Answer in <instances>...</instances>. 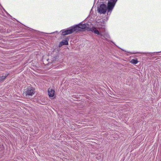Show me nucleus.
I'll list each match as a JSON object with an SVG mask.
<instances>
[{"label": "nucleus", "mask_w": 161, "mask_h": 161, "mask_svg": "<svg viewBox=\"0 0 161 161\" xmlns=\"http://www.w3.org/2000/svg\"><path fill=\"white\" fill-rule=\"evenodd\" d=\"M108 11V8H107L106 5L105 4H101L100 5L99 8H98V11L100 14H105L107 11ZM108 13L107 11V14H110L111 12Z\"/></svg>", "instance_id": "3"}, {"label": "nucleus", "mask_w": 161, "mask_h": 161, "mask_svg": "<svg viewBox=\"0 0 161 161\" xmlns=\"http://www.w3.org/2000/svg\"><path fill=\"white\" fill-rule=\"evenodd\" d=\"M138 62L137 59H132L130 61V63L134 64H136L138 63Z\"/></svg>", "instance_id": "7"}, {"label": "nucleus", "mask_w": 161, "mask_h": 161, "mask_svg": "<svg viewBox=\"0 0 161 161\" xmlns=\"http://www.w3.org/2000/svg\"><path fill=\"white\" fill-rule=\"evenodd\" d=\"M6 78V77H5V76H2L1 77V78H0V80H3L4 79Z\"/></svg>", "instance_id": "9"}, {"label": "nucleus", "mask_w": 161, "mask_h": 161, "mask_svg": "<svg viewBox=\"0 0 161 161\" xmlns=\"http://www.w3.org/2000/svg\"><path fill=\"white\" fill-rule=\"evenodd\" d=\"M75 31H81L82 30L85 29L88 31H91L94 33L97 36H99L101 38L105 39L106 37H108L109 35L105 32V26L103 25H97V28L93 26L89 25L88 24H84L80 23L79 25L74 26Z\"/></svg>", "instance_id": "1"}, {"label": "nucleus", "mask_w": 161, "mask_h": 161, "mask_svg": "<svg viewBox=\"0 0 161 161\" xmlns=\"http://www.w3.org/2000/svg\"><path fill=\"white\" fill-rule=\"evenodd\" d=\"M48 93L50 97H52L55 95V91L52 88H49L48 91Z\"/></svg>", "instance_id": "6"}, {"label": "nucleus", "mask_w": 161, "mask_h": 161, "mask_svg": "<svg viewBox=\"0 0 161 161\" xmlns=\"http://www.w3.org/2000/svg\"><path fill=\"white\" fill-rule=\"evenodd\" d=\"M62 45H63V44L62 43V42H61L59 44V47H61Z\"/></svg>", "instance_id": "10"}, {"label": "nucleus", "mask_w": 161, "mask_h": 161, "mask_svg": "<svg viewBox=\"0 0 161 161\" xmlns=\"http://www.w3.org/2000/svg\"><path fill=\"white\" fill-rule=\"evenodd\" d=\"M62 34L63 36H65L68 34L72 33L75 31L74 26L72 27L68 30H62L61 31Z\"/></svg>", "instance_id": "4"}, {"label": "nucleus", "mask_w": 161, "mask_h": 161, "mask_svg": "<svg viewBox=\"0 0 161 161\" xmlns=\"http://www.w3.org/2000/svg\"><path fill=\"white\" fill-rule=\"evenodd\" d=\"M35 92V89L32 87H29L27 89V90L25 92L26 95L32 96L34 94Z\"/></svg>", "instance_id": "5"}, {"label": "nucleus", "mask_w": 161, "mask_h": 161, "mask_svg": "<svg viewBox=\"0 0 161 161\" xmlns=\"http://www.w3.org/2000/svg\"><path fill=\"white\" fill-rule=\"evenodd\" d=\"M118 0H110L108 3V13L111 12L113 9Z\"/></svg>", "instance_id": "2"}, {"label": "nucleus", "mask_w": 161, "mask_h": 161, "mask_svg": "<svg viewBox=\"0 0 161 161\" xmlns=\"http://www.w3.org/2000/svg\"><path fill=\"white\" fill-rule=\"evenodd\" d=\"M62 43L63 44V45H67L68 44V42L66 40H63L62 42Z\"/></svg>", "instance_id": "8"}]
</instances>
